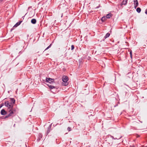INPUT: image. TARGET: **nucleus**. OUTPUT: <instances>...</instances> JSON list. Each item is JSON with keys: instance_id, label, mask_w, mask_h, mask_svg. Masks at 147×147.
<instances>
[{"instance_id": "nucleus-23", "label": "nucleus", "mask_w": 147, "mask_h": 147, "mask_svg": "<svg viewBox=\"0 0 147 147\" xmlns=\"http://www.w3.org/2000/svg\"><path fill=\"white\" fill-rule=\"evenodd\" d=\"M145 13L146 14H147V9L146 10H145Z\"/></svg>"}, {"instance_id": "nucleus-18", "label": "nucleus", "mask_w": 147, "mask_h": 147, "mask_svg": "<svg viewBox=\"0 0 147 147\" xmlns=\"http://www.w3.org/2000/svg\"><path fill=\"white\" fill-rule=\"evenodd\" d=\"M74 45H71V50H73L74 49Z\"/></svg>"}, {"instance_id": "nucleus-12", "label": "nucleus", "mask_w": 147, "mask_h": 147, "mask_svg": "<svg viewBox=\"0 0 147 147\" xmlns=\"http://www.w3.org/2000/svg\"><path fill=\"white\" fill-rule=\"evenodd\" d=\"M31 23L33 24H35L36 23V19H33L31 20Z\"/></svg>"}, {"instance_id": "nucleus-26", "label": "nucleus", "mask_w": 147, "mask_h": 147, "mask_svg": "<svg viewBox=\"0 0 147 147\" xmlns=\"http://www.w3.org/2000/svg\"><path fill=\"white\" fill-rule=\"evenodd\" d=\"M13 29V28H12L11 30V31Z\"/></svg>"}, {"instance_id": "nucleus-5", "label": "nucleus", "mask_w": 147, "mask_h": 147, "mask_svg": "<svg viewBox=\"0 0 147 147\" xmlns=\"http://www.w3.org/2000/svg\"><path fill=\"white\" fill-rule=\"evenodd\" d=\"M134 7L136 9L138 5V3L137 0H134Z\"/></svg>"}, {"instance_id": "nucleus-16", "label": "nucleus", "mask_w": 147, "mask_h": 147, "mask_svg": "<svg viewBox=\"0 0 147 147\" xmlns=\"http://www.w3.org/2000/svg\"><path fill=\"white\" fill-rule=\"evenodd\" d=\"M138 13H140L141 11V9L140 7H138L136 9Z\"/></svg>"}, {"instance_id": "nucleus-10", "label": "nucleus", "mask_w": 147, "mask_h": 147, "mask_svg": "<svg viewBox=\"0 0 147 147\" xmlns=\"http://www.w3.org/2000/svg\"><path fill=\"white\" fill-rule=\"evenodd\" d=\"M113 16V15L111 13H109L107 15L106 18H110Z\"/></svg>"}, {"instance_id": "nucleus-4", "label": "nucleus", "mask_w": 147, "mask_h": 147, "mask_svg": "<svg viewBox=\"0 0 147 147\" xmlns=\"http://www.w3.org/2000/svg\"><path fill=\"white\" fill-rule=\"evenodd\" d=\"M52 123H51V124H50L48 127L47 128V132L46 133V135H47L49 133V132H50L51 131V128L52 126Z\"/></svg>"}, {"instance_id": "nucleus-2", "label": "nucleus", "mask_w": 147, "mask_h": 147, "mask_svg": "<svg viewBox=\"0 0 147 147\" xmlns=\"http://www.w3.org/2000/svg\"><path fill=\"white\" fill-rule=\"evenodd\" d=\"M63 82L62 84L64 86H67L68 84L67 81L68 80V78L67 76H63L62 78Z\"/></svg>"}, {"instance_id": "nucleus-6", "label": "nucleus", "mask_w": 147, "mask_h": 147, "mask_svg": "<svg viewBox=\"0 0 147 147\" xmlns=\"http://www.w3.org/2000/svg\"><path fill=\"white\" fill-rule=\"evenodd\" d=\"M1 114L2 115H5L7 114V112L4 109H3L1 111Z\"/></svg>"}, {"instance_id": "nucleus-22", "label": "nucleus", "mask_w": 147, "mask_h": 147, "mask_svg": "<svg viewBox=\"0 0 147 147\" xmlns=\"http://www.w3.org/2000/svg\"><path fill=\"white\" fill-rule=\"evenodd\" d=\"M100 5H99L98 6L96 7H95V8L96 9L100 7Z\"/></svg>"}, {"instance_id": "nucleus-15", "label": "nucleus", "mask_w": 147, "mask_h": 147, "mask_svg": "<svg viewBox=\"0 0 147 147\" xmlns=\"http://www.w3.org/2000/svg\"><path fill=\"white\" fill-rule=\"evenodd\" d=\"M48 86H49V88H50V89H52L53 88H55V86H53L52 85H47Z\"/></svg>"}, {"instance_id": "nucleus-8", "label": "nucleus", "mask_w": 147, "mask_h": 147, "mask_svg": "<svg viewBox=\"0 0 147 147\" xmlns=\"http://www.w3.org/2000/svg\"><path fill=\"white\" fill-rule=\"evenodd\" d=\"M22 22V21H20L18 22L14 25L13 28L14 27H17Z\"/></svg>"}, {"instance_id": "nucleus-9", "label": "nucleus", "mask_w": 147, "mask_h": 147, "mask_svg": "<svg viewBox=\"0 0 147 147\" xmlns=\"http://www.w3.org/2000/svg\"><path fill=\"white\" fill-rule=\"evenodd\" d=\"M10 101L11 102V104L15 103V100L14 98H11Z\"/></svg>"}, {"instance_id": "nucleus-3", "label": "nucleus", "mask_w": 147, "mask_h": 147, "mask_svg": "<svg viewBox=\"0 0 147 147\" xmlns=\"http://www.w3.org/2000/svg\"><path fill=\"white\" fill-rule=\"evenodd\" d=\"M43 82H49V83L51 84L54 83V79L51 78H46L45 80H43Z\"/></svg>"}, {"instance_id": "nucleus-13", "label": "nucleus", "mask_w": 147, "mask_h": 147, "mask_svg": "<svg viewBox=\"0 0 147 147\" xmlns=\"http://www.w3.org/2000/svg\"><path fill=\"white\" fill-rule=\"evenodd\" d=\"M106 16H103L101 19V20L102 22H104L107 19Z\"/></svg>"}, {"instance_id": "nucleus-11", "label": "nucleus", "mask_w": 147, "mask_h": 147, "mask_svg": "<svg viewBox=\"0 0 147 147\" xmlns=\"http://www.w3.org/2000/svg\"><path fill=\"white\" fill-rule=\"evenodd\" d=\"M127 0H126L125 1L123 0L122 1V3L121 4V5L122 6L123 5H125L127 4Z\"/></svg>"}, {"instance_id": "nucleus-17", "label": "nucleus", "mask_w": 147, "mask_h": 147, "mask_svg": "<svg viewBox=\"0 0 147 147\" xmlns=\"http://www.w3.org/2000/svg\"><path fill=\"white\" fill-rule=\"evenodd\" d=\"M52 44H51L48 47H47L44 50V51L47 50L49 48H50Z\"/></svg>"}, {"instance_id": "nucleus-19", "label": "nucleus", "mask_w": 147, "mask_h": 147, "mask_svg": "<svg viewBox=\"0 0 147 147\" xmlns=\"http://www.w3.org/2000/svg\"><path fill=\"white\" fill-rule=\"evenodd\" d=\"M67 130H68L69 131H71V129L70 127H68L67 128Z\"/></svg>"}, {"instance_id": "nucleus-14", "label": "nucleus", "mask_w": 147, "mask_h": 147, "mask_svg": "<svg viewBox=\"0 0 147 147\" xmlns=\"http://www.w3.org/2000/svg\"><path fill=\"white\" fill-rule=\"evenodd\" d=\"M110 35V34L109 33H107L106 34L105 36L104 37V38L105 39H106L108 37H109Z\"/></svg>"}, {"instance_id": "nucleus-7", "label": "nucleus", "mask_w": 147, "mask_h": 147, "mask_svg": "<svg viewBox=\"0 0 147 147\" xmlns=\"http://www.w3.org/2000/svg\"><path fill=\"white\" fill-rule=\"evenodd\" d=\"M42 135L41 133H39L38 134V137L37 140L38 141H40V140L42 138Z\"/></svg>"}, {"instance_id": "nucleus-24", "label": "nucleus", "mask_w": 147, "mask_h": 147, "mask_svg": "<svg viewBox=\"0 0 147 147\" xmlns=\"http://www.w3.org/2000/svg\"><path fill=\"white\" fill-rule=\"evenodd\" d=\"M140 137V136L139 135H138L137 136V137L138 138Z\"/></svg>"}, {"instance_id": "nucleus-20", "label": "nucleus", "mask_w": 147, "mask_h": 147, "mask_svg": "<svg viewBox=\"0 0 147 147\" xmlns=\"http://www.w3.org/2000/svg\"><path fill=\"white\" fill-rule=\"evenodd\" d=\"M130 57H131V58H132V53L131 50L130 52Z\"/></svg>"}, {"instance_id": "nucleus-21", "label": "nucleus", "mask_w": 147, "mask_h": 147, "mask_svg": "<svg viewBox=\"0 0 147 147\" xmlns=\"http://www.w3.org/2000/svg\"><path fill=\"white\" fill-rule=\"evenodd\" d=\"M121 137H122V136H120L119 137H117V138H116L115 139L118 140V139H120Z\"/></svg>"}, {"instance_id": "nucleus-1", "label": "nucleus", "mask_w": 147, "mask_h": 147, "mask_svg": "<svg viewBox=\"0 0 147 147\" xmlns=\"http://www.w3.org/2000/svg\"><path fill=\"white\" fill-rule=\"evenodd\" d=\"M4 105L5 106L7 107L9 109V110H8V112L9 113L5 117V119L10 117L12 116L14 114L15 110L11 108V104L8 101L5 102L4 103Z\"/></svg>"}, {"instance_id": "nucleus-25", "label": "nucleus", "mask_w": 147, "mask_h": 147, "mask_svg": "<svg viewBox=\"0 0 147 147\" xmlns=\"http://www.w3.org/2000/svg\"><path fill=\"white\" fill-rule=\"evenodd\" d=\"M2 106V105H0V109L1 108Z\"/></svg>"}, {"instance_id": "nucleus-27", "label": "nucleus", "mask_w": 147, "mask_h": 147, "mask_svg": "<svg viewBox=\"0 0 147 147\" xmlns=\"http://www.w3.org/2000/svg\"><path fill=\"white\" fill-rule=\"evenodd\" d=\"M112 138H114L113 136H112Z\"/></svg>"}]
</instances>
